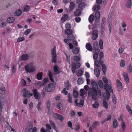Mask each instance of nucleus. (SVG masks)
I'll list each match as a JSON object with an SVG mask.
<instances>
[{
    "label": "nucleus",
    "instance_id": "473e14b6",
    "mask_svg": "<svg viewBox=\"0 0 132 132\" xmlns=\"http://www.w3.org/2000/svg\"><path fill=\"white\" fill-rule=\"evenodd\" d=\"M121 127L122 128V131H125L126 128V126L125 123L123 121H122L121 123Z\"/></svg>",
    "mask_w": 132,
    "mask_h": 132
},
{
    "label": "nucleus",
    "instance_id": "20e7f679",
    "mask_svg": "<svg viewBox=\"0 0 132 132\" xmlns=\"http://www.w3.org/2000/svg\"><path fill=\"white\" fill-rule=\"evenodd\" d=\"M54 83H52L47 84L45 88V90L46 92H51L55 88Z\"/></svg>",
    "mask_w": 132,
    "mask_h": 132
},
{
    "label": "nucleus",
    "instance_id": "8fccbe9b",
    "mask_svg": "<svg viewBox=\"0 0 132 132\" xmlns=\"http://www.w3.org/2000/svg\"><path fill=\"white\" fill-rule=\"evenodd\" d=\"M77 75L78 76H81L83 73L82 71L80 70H79L76 72Z\"/></svg>",
    "mask_w": 132,
    "mask_h": 132
},
{
    "label": "nucleus",
    "instance_id": "bb28decb",
    "mask_svg": "<svg viewBox=\"0 0 132 132\" xmlns=\"http://www.w3.org/2000/svg\"><path fill=\"white\" fill-rule=\"evenodd\" d=\"M50 104L51 102L50 101L48 100L47 103V105L48 113L49 114L50 113Z\"/></svg>",
    "mask_w": 132,
    "mask_h": 132
},
{
    "label": "nucleus",
    "instance_id": "a878e982",
    "mask_svg": "<svg viewBox=\"0 0 132 132\" xmlns=\"http://www.w3.org/2000/svg\"><path fill=\"white\" fill-rule=\"evenodd\" d=\"M67 38L68 40H72L75 39L74 36L72 34L68 35L67 36Z\"/></svg>",
    "mask_w": 132,
    "mask_h": 132
},
{
    "label": "nucleus",
    "instance_id": "1a4fd4ad",
    "mask_svg": "<svg viewBox=\"0 0 132 132\" xmlns=\"http://www.w3.org/2000/svg\"><path fill=\"white\" fill-rule=\"evenodd\" d=\"M53 117L56 119H58L61 121L63 120V118L61 115L56 113L53 114Z\"/></svg>",
    "mask_w": 132,
    "mask_h": 132
},
{
    "label": "nucleus",
    "instance_id": "4be33fe9",
    "mask_svg": "<svg viewBox=\"0 0 132 132\" xmlns=\"http://www.w3.org/2000/svg\"><path fill=\"white\" fill-rule=\"evenodd\" d=\"M94 72L95 75L97 77H98L100 74V71L99 69L97 68H95L94 69Z\"/></svg>",
    "mask_w": 132,
    "mask_h": 132
},
{
    "label": "nucleus",
    "instance_id": "2f4dec72",
    "mask_svg": "<svg viewBox=\"0 0 132 132\" xmlns=\"http://www.w3.org/2000/svg\"><path fill=\"white\" fill-rule=\"evenodd\" d=\"M43 73L40 72L38 73L37 75V78L38 80H40L42 79Z\"/></svg>",
    "mask_w": 132,
    "mask_h": 132
},
{
    "label": "nucleus",
    "instance_id": "680f3d73",
    "mask_svg": "<svg viewBox=\"0 0 132 132\" xmlns=\"http://www.w3.org/2000/svg\"><path fill=\"white\" fill-rule=\"evenodd\" d=\"M42 81L43 82V83L42 84L40 85V86H42L45 84H46V83L48 81V79L47 78L44 79Z\"/></svg>",
    "mask_w": 132,
    "mask_h": 132
},
{
    "label": "nucleus",
    "instance_id": "3c124183",
    "mask_svg": "<svg viewBox=\"0 0 132 132\" xmlns=\"http://www.w3.org/2000/svg\"><path fill=\"white\" fill-rule=\"evenodd\" d=\"M126 108L129 113L132 115V110L129 105H126Z\"/></svg>",
    "mask_w": 132,
    "mask_h": 132
},
{
    "label": "nucleus",
    "instance_id": "412c9836",
    "mask_svg": "<svg viewBox=\"0 0 132 132\" xmlns=\"http://www.w3.org/2000/svg\"><path fill=\"white\" fill-rule=\"evenodd\" d=\"M68 14H66L64 15L62 17L61 20L63 22H65L68 18Z\"/></svg>",
    "mask_w": 132,
    "mask_h": 132
},
{
    "label": "nucleus",
    "instance_id": "e2e57ef3",
    "mask_svg": "<svg viewBox=\"0 0 132 132\" xmlns=\"http://www.w3.org/2000/svg\"><path fill=\"white\" fill-rule=\"evenodd\" d=\"M25 38L24 37H20L18 38L17 40V42H19L24 40Z\"/></svg>",
    "mask_w": 132,
    "mask_h": 132
},
{
    "label": "nucleus",
    "instance_id": "cd10ccee",
    "mask_svg": "<svg viewBox=\"0 0 132 132\" xmlns=\"http://www.w3.org/2000/svg\"><path fill=\"white\" fill-rule=\"evenodd\" d=\"M33 127V125L30 122H29L28 126L29 132H31V129Z\"/></svg>",
    "mask_w": 132,
    "mask_h": 132
},
{
    "label": "nucleus",
    "instance_id": "c03bdc74",
    "mask_svg": "<svg viewBox=\"0 0 132 132\" xmlns=\"http://www.w3.org/2000/svg\"><path fill=\"white\" fill-rule=\"evenodd\" d=\"M93 10L95 11H98L100 10V7L98 5H94L93 6Z\"/></svg>",
    "mask_w": 132,
    "mask_h": 132
},
{
    "label": "nucleus",
    "instance_id": "a211bd4d",
    "mask_svg": "<svg viewBox=\"0 0 132 132\" xmlns=\"http://www.w3.org/2000/svg\"><path fill=\"white\" fill-rule=\"evenodd\" d=\"M14 21L15 19L13 17H9L6 20L7 22L8 23H12Z\"/></svg>",
    "mask_w": 132,
    "mask_h": 132
},
{
    "label": "nucleus",
    "instance_id": "09e8293b",
    "mask_svg": "<svg viewBox=\"0 0 132 132\" xmlns=\"http://www.w3.org/2000/svg\"><path fill=\"white\" fill-rule=\"evenodd\" d=\"M102 66V69L103 73H105L106 70V66L104 64H102L101 65Z\"/></svg>",
    "mask_w": 132,
    "mask_h": 132
},
{
    "label": "nucleus",
    "instance_id": "4c0bfd02",
    "mask_svg": "<svg viewBox=\"0 0 132 132\" xmlns=\"http://www.w3.org/2000/svg\"><path fill=\"white\" fill-rule=\"evenodd\" d=\"M65 33L68 35L71 34L72 33V31L70 29H67L65 31Z\"/></svg>",
    "mask_w": 132,
    "mask_h": 132
},
{
    "label": "nucleus",
    "instance_id": "9b49d317",
    "mask_svg": "<svg viewBox=\"0 0 132 132\" xmlns=\"http://www.w3.org/2000/svg\"><path fill=\"white\" fill-rule=\"evenodd\" d=\"M21 59L22 60H27L29 59V56L27 54H23L21 56ZM20 59H21L20 58L19 59V60H20Z\"/></svg>",
    "mask_w": 132,
    "mask_h": 132
},
{
    "label": "nucleus",
    "instance_id": "ea45409f",
    "mask_svg": "<svg viewBox=\"0 0 132 132\" xmlns=\"http://www.w3.org/2000/svg\"><path fill=\"white\" fill-rule=\"evenodd\" d=\"M107 24L109 27L110 32V33L112 30V24L111 21H108Z\"/></svg>",
    "mask_w": 132,
    "mask_h": 132
},
{
    "label": "nucleus",
    "instance_id": "bf43d9fd",
    "mask_svg": "<svg viewBox=\"0 0 132 132\" xmlns=\"http://www.w3.org/2000/svg\"><path fill=\"white\" fill-rule=\"evenodd\" d=\"M98 85L101 88H102L103 87V83L102 80H99L98 81Z\"/></svg>",
    "mask_w": 132,
    "mask_h": 132
},
{
    "label": "nucleus",
    "instance_id": "e433bc0d",
    "mask_svg": "<svg viewBox=\"0 0 132 132\" xmlns=\"http://www.w3.org/2000/svg\"><path fill=\"white\" fill-rule=\"evenodd\" d=\"M113 127L114 128H116L118 125V122L117 120L116 119H114L113 121Z\"/></svg>",
    "mask_w": 132,
    "mask_h": 132
},
{
    "label": "nucleus",
    "instance_id": "f257e3e1",
    "mask_svg": "<svg viewBox=\"0 0 132 132\" xmlns=\"http://www.w3.org/2000/svg\"><path fill=\"white\" fill-rule=\"evenodd\" d=\"M25 69L26 71L27 72H34L36 70L35 64L34 62H31L26 65L25 67Z\"/></svg>",
    "mask_w": 132,
    "mask_h": 132
},
{
    "label": "nucleus",
    "instance_id": "0eeeda50",
    "mask_svg": "<svg viewBox=\"0 0 132 132\" xmlns=\"http://www.w3.org/2000/svg\"><path fill=\"white\" fill-rule=\"evenodd\" d=\"M33 92L35 99L38 100H39L40 98L41 95L39 93V92L36 89H34Z\"/></svg>",
    "mask_w": 132,
    "mask_h": 132
},
{
    "label": "nucleus",
    "instance_id": "603ef678",
    "mask_svg": "<svg viewBox=\"0 0 132 132\" xmlns=\"http://www.w3.org/2000/svg\"><path fill=\"white\" fill-rule=\"evenodd\" d=\"M125 61L123 60H121L120 63V66L122 67H125Z\"/></svg>",
    "mask_w": 132,
    "mask_h": 132
},
{
    "label": "nucleus",
    "instance_id": "49530a36",
    "mask_svg": "<svg viewBox=\"0 0 132 132\" xmlns=\"http://www.w3.org/2000/svg\"><path fill=\"white\" fill-rule=\"evenodd\" d=\"M94 16L93 14H91L89 16L88 18V20L89 22H92L94 20Z\"/></svg>",
    "mask_w": 132,
    "mask_h": 132
},
{
    "label": "nucleus",
    "instance_id": "864d4df0",
    "mask_svg": "<svg viewBox=\"0 0 132 132\" xmlns=\"http://www.w3.org/2000/svg\"><path fill=\"white\" fill-rule=\"evenodd\" d=\"M73 59L74 61H78L80 60V58L79 56H75L73 57Z\"/></svg>",
    "mask_w": 132,
    "mask_h": 132
},
{
    "label": "nucleus",
    "instance_id": "de8ad7c7",
    "mask_svg": "<svg viewBox=\"0 0 132 132\" xmlns=\"http://www.w3.org/2000/svg\"><path fill=\"white\" fill-rule=\"evenodd\" d=\"M99 103L97 101H95L94 103L93 104V107L94 108H96L98 107Z\"/></svg>",
    "mask_w": 132,
    "mask_h": 132
},
{
    "label": "nucleus",
    "instance_id": "b1692460",
    "mask_svg": "<svg viewBox=\"0 0 132 132\" xmlns=\"http://www.w3.org/2000/svg\"><path fill=\"white\" fill-rule=\"evenodd\" d=\"M65 88H66L67 90H69L71 86L69 84L68 81H66L65 83Z\"/></svg>",
    "mask_w": 132,
    "mask_h": 132
},
{
    "label": "nucleus",
    "instance_id": "72a5a7b5",
    "mask_svg": "<svg viewBox=\"0 0 132 132\" xmlns=\"http://www.w3.org/2000/svg\"><path fill=\"white\" fill-rule=\"evenodd\" d=\"M84 79L82 77H81L79 78L77 80V82L78 84H81L84 82Z\"/></svg>",
    "mask_w": 132,
    "mask_h": 132
},
{
    "label": "nucleus",
    "instance_id": "423d86ee",
    "mask_svg": "<svg viewBox=\"0 0 132 132\" xmlns=\"http://www.w3.org/2000/svg\"><path fill=\"white\" fill-rule=\"evenodd\" d=\"M84 100L83 98H82L81 100H78V99H76L75 102L77 106H78L79 107H81L84 105Z\"/></svg>",
    "mask_w": 132,
    "mask_h": 132
},
{
    "label": "nucleus",
    "instance_id": "7ed1b4c3",
    "mask_svg": "<svg viewBox=\"0 0 132 132\" xmlns=\"http://www.w3.org/2000/svg\"><path fill=\"white\" fill-rule=\"evenodd\" d=\"M88 94L89 97H92V98L94 100L96 99L97 93V90L92 89L91 88L88 92Z\"/></svg>",
    "mask_w": 132,
    "mask_h": 132
},
{
    "label": "nucleus",
    "instance_id": "6ab92c4d",
    "mask_svg": "<svg viewBox=\"0 0 132 132\" xmlns=\"http://www.w3.org/2000/svg\"><path fill=\"white\" fill-rule=\"evenodd\" d=\"M50 124L52 126L53 128L57 132L58 129L56 128V126L54 123L51 120H50Z\"/></svg>",
    "mask_w": 132,
    "mask_h": 132
},
{
    "label": "nucleus",
    "instance_id": "f8f14e48",
    "mask_svg": "<svg viewBox=\"0 0 132 132\" xmlns=\"http://www.w3.org/2000/svg\"><path fill=\"white\" fill-rule=\"evenodd\" d=\"M123 74V77L125 82L126 83H128L129 78L127 73V72H124Z\"/></svg>",
    "mask_w": 132,
    "mask_h": 132
},
{
    "label": "nucleus",
    "instance_id": "c85d7f7f",
    "mask_svg": "<svg viewBox=\"0 0 132 132\" xmlns=\"http://www.w3.org/2000/svg\"><path fill=\"white\" fill-rule=\"evenodd\" d=\"M74 15L75 16H78L80 15L81 13V11L80 10L77 9L74 12Z\"/></svg>",
    "mask_w": 132,
    "mask_h": 132
},
{
    "label": "nucleus",
    "instance_id": "774afa93",
    "mask_svg": "<svg viewBox=\"0 0 132 132\" xmlns=\"http://www.w3.org/2000/svg\"><path fill=\"white\" fill-rule=\"evenodd\" d=\"M74 66L76 69H79L80 67V64L79 63H77L74 65Z\"/></svg>",
    "mask_w": 132,
    "mask_h": 132
},
{
    "label": "nucleus",
    "instance_id": "4d7b16f0",
    "mask_svg": "<svg viewBox=\"0 0 132 132\" xmlns=\"http://www.w3.org/2000/svg\"><path fill=\"white\" fill-rule=\"evenodd\" d=\"M11 70L12 73H14L16 71V68L14 65H12L11 66Z\"/></svg>",
    "mask_w": 132,
    "mask_h": 132
},
{
    "label": "nucleus",
    "instance_id": "2eb2a0df",
    "mask_svg": "<svg viewBox=\"0 0 132 132\" xmlns=\"http://www.w3.org/2000/svg\"><path fill=\"white\" fill-rule=\"evenodd\" d=\"M117 83L118 88L119 90H121L122 88V84L118 79H117Z\"/></svg>",
    "mask_w": 132,
    "mask_h": 132
},
{
    "label": "nucleus",
    "instance_id": "6e6552de",
    "mask_svg": "<svg viewBox=\"0 0 132 132\" xmlns=\"http://www.w3.org/2000/svg\"><path fill=\"white\" fill-rule=\"evenodd\" d=\"M92 34V38L93 40H95L98 37V30H94L93 31Z\"/></svg>",
    "mask_w": 132,
    "mask_h": 132
},
{
    "label": "nucleus",
    "instance_id": "7c9ffc66",
    "mask_svg": "<svg viewBox=\"0 0 132 132\" xmlns=\"http://www.w3.org/2000/svg\"><path fill=\"white\" fill-rule=\"evenodd\" d=\"M75 6V4L73 2H71L70 3V5L69 6L70 10L72 11L74 8Z\"/></svg>",
    "mask_w": 132,
    "mask_h": 132
},
{
    "label": "nucleus",
    "instance_id": "f3484780",
    "mask_svg": "<svg viewBox=\"0 0 132 132\" xmlns=\"http://www.w3.org/2000/svg\"><path fill=\"white\" fill-rule=\"evenodd\" d=\"M49 76L50 80L52 82H54V80L55 78L54 74H52L51 72H49Z\"/></svg>",
    "mask_w": 132,
    "mask_h": 132
},
{
    "label": "nucleus",
    "instance_id": "6e6d98bb",
    "mask_svg": "<svg viewBox=\"0 0 132 132\" xmlns=\"http://www.w3.org/2000/svg\"><path fill=\"white\" fill-rule=\"evenodd\" d=\"M80 95L81 96H83L85 94V92L84 89H81L80 90Z\"/></svg>",
    "mask_w": 132,
    "mask_h": 132
},
{
    "label": "nucleus",
    "instance_id": "5701e85b",
    "mask_svg": "<svg viewBox=\"0 0 132 132\" xmlns=\"http://www.w3.org/2000/svg\"><path fill=\"white\" fill-rule=\"evenodd\" d=\"M4 104V102L0 101V120L2 118V116L1 115L2 110L3 108L2 106Z\"/></svg>",
    "mask_w": 132,
    "mask_h": 132
},
{
    "label": "nucleus",
    "instance_id": "dca6fc26",
    "mask_svg": "<svg viewBox=\"0 0 132 132\" xmlns=\"http://www.w3.org/2000/svg\"><path fill=\"white\" fill-rule=\"evenodd\" d=\"M91 85L92 87V89L97 90L98 88L96 82L95 81H92L91 82Z\"/></svg>",
    "mask_w": 132,
    "mask_h": 132
},
{
    "label": "nucleus",
    "instance_id": "9d476101",
    "mask_svg": "<svg viewBox=\"0 0 132 132\" xmlns=\"http://www.w3.org/2000/svg\"><path fill=\"white\" fill-rule=\"evenodd\" d=\"M23 12L22 9H18L16 10L14 13V14L15 16H19Z\"/></svg>",
    "mask_w": 132,
    "mask_h": 132
},
{
    "label": "nucleus",
    "instance_id": "79ce46f5",
    "mask_svg": "<svg viewBox=\"0 0 132 132\" xmlns=\"http://www.w3.org/2000/svg\"><path fill=\"white\" fill-rule=\"evenodd\" d=\"M72 52L74 54H77L79 52V49L78 48H75L72 50Z\"/></svg>",
    "mask_w": 132,
    "mask_h": 132
},
{
    "label": "nucleus",
    "instance_id": "a18cd8bd",
    "mask_svg": "<svg viewBox=\"0 0 132 132\" xmlns=\"http://www.w3.org/2000/svg\"><path fill=\"white\" fill-rule=\"evenodd\" d=\"M51 54L52 56H56V47H54L53 49L51 51Z\"/></svg>",
    "mask_w": 132,
    "mask_h": 132
},
{
    "label": "nucleus",
    "instance_id": "5fc2aeb1",
    "mask_svg": "<svg viewBox=\"0 0 132 132\" xmlns=\"http://www.w3.org/2000/svg\"><path fill=\"white\" fill-rule=\"evenodd\" d=\"M65 27L67 29H70L71 27V25L69 23H67L65 25Z\"/></svg>",
    "mask_w": 132,
    "mask_h": 132
},
{
    "label": "nucleus",
    "instance_id": "37998d69",
    "mask_svg": "<svg viewBox=\"0 0 132 132\" xmlns=\"http://www.w3.org/2000/svg\"><path fill=\"white\" fill-rule=\"evenodd\" d=\"M30 6L26 5L24 7L23 11L25 12H28L30 10Z\"/></svg>",
    "mask_w": 132,
    "mask_h": 132
},
{
    "label": "nucleus",
    "instance_id": "c756f323",
    "mask_svg": "<svg viewBox=\"0 0 132 132\" xmlns=\"http://www.w3.org/2000/svg\"><path fill=\"white\" fill-rule=\"evenodd\" d=\"M73 96L75 98H77L79 94L78 91L75 89L73 90Z\"/></svg>",
    "mask_w": 132,
    "mask_h": 132
},
{
    "label": "nucleus",
    "instance_id": "39448f33",
    "mask_svg": "<svg viewBox=\"0 0 132 132\" xmlns=\"http://www.w3.org/2000/svg\"><path fill=\"white\" fill-rule=\"evenodd\" d=\"M22 91L23 92V96L24 97H29L33 95L32 93H30L26 88H24Z\"/></svg>",
    "mask_w": 132,
    "mask_h": 132
},
{
    "label": "nucleus",
    "instance_id": "c9c22d12",
    "mask_svg": "<svg viewBox=\"0 0 132 132\" xmlns=\"http://www.w3.org/2000/svg\"><path fill=\"white\" fill-rule=\"evenodd\" d=\"M57 108L60 110L63 109V106L60 103H58L57 104Z\"/></svg>",
    "mask_w": 132,
    "mask_h": 132
},
{
    "label": "nucleus",
    "instance_id": "69168bd1",
    "mask_svg": "<svg viewBox=\"0 0 132 132\" xmlns=\"http://www.w3.org/2000/svg\"><path fill=\"white\" fill-rule=\"evenodd\" d=\"M128 71L129 73H131L132 72V66L131 64L129 66L128 69Z\"/></svg>",
    "mask_w": 132,
    "mask_h": 132
},
{
    "label": "nucleus",
    "instance_id": "4468645a",
    "mask_svg": "<svg viewBox=\"0 0 132 132\" xmlns=\"http://www.w3.org/2000/svg\"><path fill=\"white\" fill-rule=\"evenodd\" d=\"M94 63L96 67H100V65H101L102 64L103 62L101 60H99V61L98 60H96L95 61Z\"/></svg>",
    "mask_w": 132,
    "mask_h": 132
},
{
    "label": "nucleus",
    "instance_id": "f03ea898",
    "mask_svg": "<svg viewBox=\"0 0 132 132\" xmlns=\"http://www.w3.org/2000/svg\"><path fill=\"white\" fill-rule=\"evenodd\" d=\"M103 80L105 84L104 85V87L106 91H108L109 90L110 92L113 93V90L111 85V82L110 81H108L106 77H103Z\"/></svg>",
    "mask_w": 132,
    "mask_h": 132
},
{
    "label": "nucleus",
    "instance_id": "58836bf2",
    "mask_svg": "<svg viewBox=\"0 0 132 132\" xmlns=\"http://www.w3.org/2000/svg\"><path fill=\"white\" fill-rule=\"evenodd\" d=\"M68 101L69 103H71L72 102V97L71 95L69 93L68 94Z\"/></svg>",
    "mask_w": 132,
    "mask_h": 132
},
{
    "label": "nucleus",
    "instance_id": "0e129e2a",
    "mask_svg": "<svg viewBox=\"0 0 132 132\" xmlns=\"http://www.w3.org/2000/svg\"><path fill=\"white\" fill-rule=\"evenodd\" d=\"M99 45L101 49H102L103 48V42L102 39L100 40Z\"/></svg>",
    "mask_w": 132,
    "mask_h": 132
},
{
    "label": "nucleus",
    "instance_id": "13d9d810",
    "mask_svg": "<svg viewBox=\"0 0 132 132\" xmlns=\"http://www.w3.org/2000/svg\"><path fill=\"white\" fill-rule=\"evenodd\" d=\"M31 31V30L30 29H28L26 30L25 31H24L23 32V34L24 35H26L28 34L29 33H30Z\"/></svg>",
    "mask_w": 132,
    "mask_h": 132
},
{
    "label": "nucleus",
    "instance_id": "052dcab7",
    "mask_svg": "<svg viewBox=\"0 0 132 132\" xmlns=\"http://www.w3.org/2000/svg\"><path fill=\"white\" fill-rule=\"evenodd\" d=\"M99 124L98 122L97 121H95L93 125V127L94 128H96L97 126H98Z\"/></svg>",
    "mask_w": 132,
    "mask_h": 132
},
{
    "label": "nucleus",
    "instance_id": "aec40b11",
    "mask_svg": "<svg viewBox=\"0 0 132 132\" xmlns=\"http://www.w3.org/2000/svg\"><path fill=\"white\" fill-rule=\"evenodd\" d=\"M85 4L84 3L82 2L79 4L78 6V8L79 9L82 10L85 8Z\"/></svg>",
    "mask_w": 132,
    "mask_h": 132
},
{
    "label": "nucleus",
    "instance_id": "393cba45",
    "mask_svg": "<svg viewBox=\"0 0 132 132\" xmlns=\"http://www.w3.org/2000/svg\"><path fill=\"white\" fill-rule=\"evenodd\" d=\"M86 48L88 50L92 51V48L90 44L88 43H87L86 44Z\"/></svg>",
    "mask_w": 132,
    "mask_h": 132
},
{
    "label": "nucleus",
    "instance_id": "f704fd0d",
    "mask_svg": "<svg viewBox=\"0 0 132 132\" xmlns=\"http://www.w3.org/2000/svg\"><path fill=\"white\" fill-rule=\"evenodd\" d=\"M59 67L57 65H55L54 67V71L55 72V74H56L59 73L60 72L58 70Z\"/></svg>",
    "mask_w": 132,
    "mask_h": 132
},
{
    "label": "nucleus",
    "instance_id": "338daca9",
    "mask_svg": "<svg viewBox=\"0 0 132 132\" xmlns=\"http://www.w3.org/2000/svg\"><path fill=\"white\" fill-rule=\"evenodd\" d=\"M94 49H97L98 48V43L95 42L94 43Z\"/></svg>",
    "mask_w": 132,
    "mask_h": 132
},
{
    "label": "nucleus",
    "instance_id": "a19ab883",
    "mask_svg": "<svg viewBox=\"0 0 132 132\" xmlns=\"http://www.w3.org/2000/svg\"><path fill=\"white\" fill-rule=\"evenodd\" d=\"M100 16V13L99 12H96L95 14V17L96 19H99Z\"/></svg>",
    "mask_w": 132,
    "mask_h": 132
},
{
    "label": "nucleus",
    "instance_id": "ddd939ff",
    "mask_svg": "<svg viewBox=\"0 0 132 132\" xmlns=\"http://www.w3.org/2000/svg\"><path fill=\"white\" fill-rule=\"evenodd\" d=\"M132 5V0H126V6L128 8H130Z\"/></svg>",
    "mask_w": 132,
    "mask_h": 132
}]
</instances>
